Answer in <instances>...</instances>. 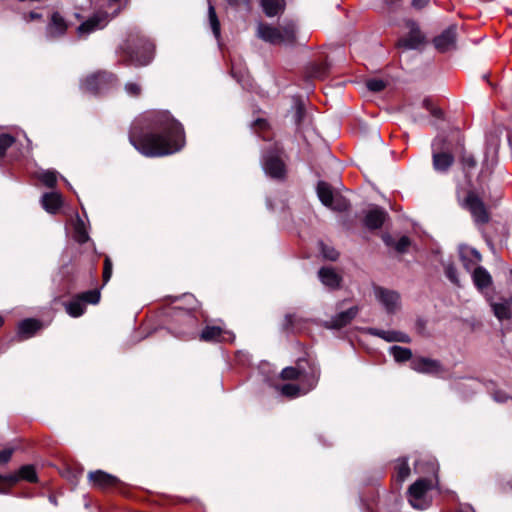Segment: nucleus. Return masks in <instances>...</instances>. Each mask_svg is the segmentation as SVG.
I'll return each instance as SVG.
<instances>
[{"instance_id": "41", "label": "nucleus", "mask_w": 512, "mask_h": 512, "mask_svg": "<svg viewBox=\"0 0 512 512\" xmlns=\"http://www.w3.org/2000/svg\"><path fill=\"white\" fill-rule=\"evenodd\" d=\"M422 106L426 110H428L434 117L440 118L442 116V111L438 108H435L429 99H424L422 102Z\"/></svg>"}, {"instance_id": "7", "label": "nucleus", "mask_w": 512, "mask_h": 512, "mask_svg": "<svg viewBox=\"0 0 512 512\" xmlns=\"http://www.w3.org/2000/svg\"><path fill=\"white\" fill-rule=\"evenodd\" d=\"M100 300L98 290H90L82 293L66 305L67 313L72 317H79L85 311V304H97Z\"/></svg>"}, {"instance_id": "34", "label": "nucleus", "mask_w": 512, "mask_h": 512, "mask_svg": "<svg viewBox=\"0 0 512 512\" xmlns=\"http://www.w3.org/2000/svg\"><path fill=\"white\" fill-rule=\"evenodd\" d=\"M208 18L214 36L218 39L220 37V23L216 15L214 6L209 1L208 5Z\"/></svg>"}, {"instance_id": "49", "label": "nucleus", "mask_w": 512, "mask_h": 512, "mask_svg": "<svg viewBox=\"0 0 512 512\" xmlns=\"http://www.w3.org/2000/svg\"><path fill=\"white\" fill-rule=\"evenodd\" d=\"M42 15L38 12H30L29 14L24 16L25 21L31 22L37 19H41Z\"/></svg>"}, {"instance_id": "60", "label": "nucleus", "mask_w": 512, "mask_h": 512, "mask_svg": "<svg viewBox=\"0 0 512 512\" xmlns=\"http://www.w3.org/2000/svg\"><path fill=\"white\" fill-rule=\"evenodd\" d=\"M2 321H3V320H2V318L0 317V325L2 324Z\"/></svg>"}, {"instance_id": "9", "label": "nucleus", "mask_w": 512, "mask_h": 512, "mask_svg": "<svg viewBox=\"0 0 512 512\" xmlns=\"http://www.w3.org/2000/svg\"><path fill=\"white\" fill-rule=\"evenodd\" d=\"M69 27L67 20L60 12L54 11L49 16L45 27V36L48 40H56L63 37Z\"/></svg>"}, {"instance_id": "22", "label": "nucleus", "mask_w": 512, "mask_h": 512, "mask_svg": "<svg viewBox=\"0 0 512 512\" xmlns=\"http://www.w3.org/2000/svg\"><path fill=\"white\" fill-rule=\"evenodd\" d=\"M88 478L94 486L101 489L114 486L116 483H118V479L115 476L102 470L90 472Z\"/></svg>"}, {"instance_id": "26", "label": "nucleus", "mask_w": 512, "mask_h": 512, "mask_svg": "<svg viewBox=\"0 0 512 512\" xmlns=\"http://www.w3.org/2000/svg\"><path fill=\"white\" fill-rule=\"evenodd\" d=\"M472 279L475 286L480 290L487 288L492 282V278L489 272L481 266L474 269L472 273Z\"/></svg>"}, {"instance_id": "21", "label": "nucleus", "mask_w": 512, "mask_h": 512, "mask_svg": "<svg viewBox=\"0 0 512 512\" xmlns=\"http://www.w3.org/2000/svg\"><path fill=\"white\" fill-rule=\"evenodd\" d=\"M369 333L382 338L387 342L409 343L411 341L410 337L406 333L400 331L370 328Z\"/></svg>"}, {"instance_id": "18", "label": "nucleus", "mask_w": 512, "mask_h": 512, "mask_svg": "<svg viewBox=\"0 0 512 512\" xmlns=\"http://www.w3.org/2000/svg\"><path fill=\"white\" fill-rule=\"evenodd\" d=\"M459 254L461 262L467 271H474L476 267H479L478 264L481 262L482 257L476 249L471 247H461Z\"/></svg>"}, {"instance_id": "25", "label": "nucleus", "mask_w": 512, "mask_h": 512, "mask_svg": "<svg viewBox=\"0 0 512 512\" xmlns=\"http://www.w3.org/2000/svg\"><path fill=\"white\" fill-rule=\"evenodd\" d=\"M62 202V197L57 192L45 193L41 199L43 208L51 214H55L59 210Z\"/></svg>"}, {"instance_id": "54", "label": "nucleus", "mask_w": 512, "mask_h": 512, "mask_svg": "<svg viewBox=\"0 0 512 512\" xmlns=\"http://www.w3.org/2000/svg\"><path fill=\"white\" fill-rule=\"evenodd\" d=\"M431 471L435 474L437 472V466L434 462H429Z\"/></svg>"}, {"instance_id": "16", "label": "nucleus", "mask_w": 512, "mask_h": 512, "mask_svg": "<svg viewBox=\"0 0 512 512\" xmlns=\"http://www.w3.org/2000/svg\"><path fill=\"white\" fill-rule=\"evenodd\" d=\"M411 368L418 373L424 374H439L443 371L442 365L438 360L426 357L414 358L411 361Z\"/></svg>"}, {"instance_id": "56", "label": "nucleus", "mask_w": 512, "mask_h": 512, "mask_svg": "<svg viewBox=\"0 0 512 512\" xmlns=\"http://www.w3.org/2000/svg\"><path fill=\"white\" fill-rule=\"evenodd\" d=\"M230 5H237V0H227Z\"/></svg>"}, {"instance_id": "28", "label": "nucleus", "mask_w": 512, "mask_h": 512, "mask_svg": "<svg viewBox=\"0 0 512 512\" xmlns=\"http://www.w3.org/2000/svg\"><path fill=\"white\" fill-rule=\"evenodd\" d=\"M228 334L219 326H206L202 331L200 338L203 341H220L225 340V335Z\"/></svg>"}, {"instance_id": "47", "label": "nucleus", "mask_w": 512, "mask_h": 512, "mask_svg": "<svg viewBox=\"0 0 512 512\" xmlns=\"http://www.w3.org/2000/svg\"><path fill=\"white\" fill-rule=\"evenodd\" d=\"M462 162L463 165L467 168H474L476 165V161L471 155L463 156Z\"/></svg>"}, {"instance_id": "29", "label": "nucleus", "mask_w": 512, "mask_h": 512, "mask_svg": "<svg viewBox=\"0 0 512 512\" xmlns=\"http://www.w3.org/2000/svg\"><path fill=\"white\" fill-rule=\"evenodd\" d=\"M40 326V322L37 320L25 319L19 324L18 333L20 336L27 339L33 336Z\"/></svg>"}, {"instance_id": "58", "label": "nucleus", "mask_w": 512, "mask_h": 512, "mask_svg": "<svg viewBox=\"0 0 512 512\" xmlns=\"http://www.w3.org/2000/svg\"><path fill=\"white\" fill-rule=\"evenodd\" d=\"M414 121H415V122H420V121H421V118H420V117H415V118H414Z\"/></svg>"}, {"instance_id": "52", "label": "nucleus", "mask_w": 512, "mask_h": 512, "mask_svg": "<svg viewBox=\"0 0 512 512\" xmlns=\"http://www.w3.org/2000/svg\"><path fill=\"white\" fill-rule=\"evenodd\" d=\"M458 512H475V511L471 506L467 505V506L461 508Z\"/></svg>"}, {"instance_id": "1", "label": "nucleus", "mask_w": 512, "mask_h": 512, "mask_svg": "<svg viewBox=\"0 0 512 512\" xmlns=\"http://www.w3.org/2000/svg\"><path fill=\"white\" fill-rule=\"evenodd\" d=\"M155 132L136 139L130 136L133 146L143 155L158 157L179 151L184 145V132L181 124L168 112H159L154 116Z\"/></svg>"}, {"instance_id": "12", "label": "nucleus", "mask_w": 512, "mask_h": 512, "mask_svg": "<svg viewBox=\"0 0 512 512\" xmlns=\"http://www.w3.org/2000/svg\"><path fill=\"white\" fill-rule=\"evenodd\" d=\"M126 53L132 63L138 66L149 64L153 58V45L149 41H141V45L135 49L126 48Z\"/></svg>"}, {"instance_id": "2", "label": "nucleus", "mask_w": 512, "mask_h": 512, "mask_svg": "<svg viewBox=\"0 0 512 512\" xmlns=\"http://www.w3.org/2000/svg\"><path fill=\"white\" fill-rule=\"evenodd\" d=\"M95 6L94 13L83 21L77 28L80 38H86L91 33L103 29L117 16L121 9V0H90Z\"/></svg>"}, {"instance_id": "31", "label": "nucleus", "mask_w": 512, "mask_h": 512, "mask_svg": "<svg viewBox=\"0 0 512 512\" xmlns=\"http://www.w3.org/2000/svg\"><path fill=\"white\" fill-rule=\"evenodd\" d=\"M74 237L77 242L83 244L89 240V235L85 227L84 221L77 215L74 222Z\"/></svg>"}, {"instance_id": "5", "label": "nucleus", "mask_w": 512, "mask_h": 512, "mask_svg": "<svg viewBox=\"0 0 512 512\" xmlns=\"http://www.w3.org/2000/svg\"><path fill=\"white\" fill-rule=\"evenodd\" d=\"M317 195L323 205L336 210L345 211L349 207L348 200L337 193H334L332 188L326 182L320 181L317 185Z\"/></svg>"}, {"instance_id": "43", "label": "nucleus", "mask_w": 512, "mask_h": 512, "mask_svg": "<svg viewBox=\"0 0 512 512\" xmlns=\"http://www.w3.org/2000/svg\"><path fill=\"white\" fill-rule=\"evenodd\" d=\"M411 242H410V239L407 237V236H402L395 244V249L400 252V253H403L405 252L408 247L410 246Z\"/></svg>"}, {"instance_id": "57", "label": "nucleus", "mask_w": 512, "mask_h": 512, "mask_svg": "<svg viewBox=\"0 0 512 512\" xmlns=\"http://www.w3.org/2000/svg\"><path fill=\"white\" fill-rule=\"evenodd\" d=\"M257 124H259V125H261V126H262V125H264V124H265V122H264L263 120H257Z\"/></svg>"}, {"instance_id": "44", "label": "nucleus", "mask_w": 512, "mask_h": 512, "mask_svg": "<svg viewBox=\"0 0 512 512\" xmlns=\"http://www.w3.org/2000/svg\"><path fill=\"white\" fill-rule=\"evenodd\" d=\"M322 254L326 259L335 261L338 257V252L333 248H328L323 246L322 248Z\"/></svg>"}, {"instance_id": "46", "label": "nucleus", "mask_w": 512, "mask_h": 512, "mask_svg": "<svg viewBox=\"0 0 512 512\" xmlns=\"http://www.w3.org/2000/svg\"><path fill=\"white\" fill-rule=\"evenodd\" d=\"M493 398L496 402L503 403L508 400L509 396L503 391H495Z\"/></svg>"}, {"instance_id": "38", "label": "nucleus", "mask_w": 512, "mask_h": 512, "mask_svg": "<svg viewBox=\"0 0 512 512\" xmlns=\"http://www.w3.org/2000/svg\"><path fill=\"white\" fill-rule=\"evenodd\" d=\"M15 139L9 134L0 135V157L4 156L6 150L14 143Z\"/></svg>"}, {"instance_id": "51", "label": "nucleus", "mask_w": 512, "mask_h": 512, "mask_svg": "<svg viewBox=\"0 0 512 512\" xmlns=\"http://www.w3.org/2000/svg\"><path fill=\"white\" fill-rule=\"evenodd\" d=\"M185 317H186L187 322L194 325L195 319L189 312H185Z\"/></svg>"}, {"instance_id": "59", "label": "nucleus", "mask_w": 512, "mask_h": 512, "mask_svg": "<svg viewBox=\"0 0 512 512\" xmlns=\"http://www.w3.org/2000/svg\"><path fill=\"white\" fill-rule=\"evenodd\" d=\"M315 76L317 77H321L322 76V73H316Z\"/></svg>"}, {"instance_id": "27", "label": "nucleus", "mask_w": 512, "mask_h": 512, "mask_svg": "<svg viewBox=\"0 0 512 512\" xmlns=\"http://www.w3.org/2000/svg\"><path fill=\"white\" fill-rule=\"evenodd\" d=\"M311 375V369L309 372H306L302 369L294 368V367H286L281 372V377L284 380H293L296 379L301 383L307 382V378Z\"/></svg>"}, {"instance_id": "40", "label": "nucleus", "mask_w": 512, "mask_h": 512, "mask_svg": "<svg viewBox=\"0 0 512 512\" xmlns=\"http://www.w3.org/2000/svg\"><path fill=\"white\" fill-rule=\"evenodd\" d=\"M125 91L129 96L136 97L141 94V86L136 82H128L125 85Z\"/></svg>"}, {"instance_id": "17", "label": "nucleus", "mask_w": 512, "mask_h": 512, "mask_svg": "<svg viewBox=\"0 0 512 512\" xmlns=\"http://www.w3.org/2000/svg\"><path fill=\"white\" fill-rule=\"evenodd\" d=\"M407 27L409 33L399 40L398 45L406 49H417L423 43L424 36L415 22L408 21Z\"/></svg>"}, {"instance_id": "48", "label": "nucleus", "mask_w": 512, "mask_h": 512, "mask_svg": "<svg viewBox=\"0 0 512 512\" xmlns=\"http://www.w3.org/2000/svg\"><path fill=\"white\" fill-rule=\"evenodd\" d=\"M429 1L430 0H412L411 5L413 8L420 10L426 7Z\"/></svg>"}, {"instance_id": "42", "label": "nucleus", "mask_w": 512, "mask_h": 512, "mask_svg": "<svg viewBox=\"0 0 512 512\" xmlns=\"http://www.w3.org/2000/svg\"><path fill=\"white\" fill-rule=\"evenodd\" d=\"M112 275V262L110 258L107 256L104 261V270H103V281L106 284Z\"/></svg>"}, {"instance_id": "20", "label": "nucleus", "mask_w": 512, "mask_h": 512, "mask_svg": "<svg viewBox=\"0 0 512 512\" xmlns=\"http://www.w3.org/2000/svg\"><path fill=\"white\" fill-rule=\"evenodd\" d=\"M20 479L27 480L29 482H36L37 475L34 466L25 465L22 466L17 474H9L5 477L0 476V481H5L9 485L17 483Z\"/></svg>"}, {"instance_id": "35", "label": "nucleus", "mask_w": 512, "mask_h": 512, "mask_svg": "<svg viewBox=\"0 0 512 512\" xmlns=\"http://www.w3.org/2000/svg\"><path fill=\"white\" fill-rule=\"evenodd\" d=\"M410 474V468L405 459L398 460L396 464V477L399 482H403Z\"/></svg>"}, {"instance_id": "55", "label": "nucleus", "mask_w": 512, "mask_h": 512, "mask_svg": "<svg viewBox=\"0 0 512 512\" xmlns=\"http://www.w3.org/2000/svg\"><path fill=\"white\" fill-rule=\"evenodd\" d=\"M415 469H416V472H418V473L422 472L421 463L420 462H417L415 464Z\"/></svg>"}, {"instance_id": "39", "label": "nucleus", "mask_w": 512, "mask_h": 512, "mask_svg": "<svg viewBox=\"0 0 512 512\" xmlns=\"http://www.w3.org/2000/svg\"><path fill=\"white\" fill-rule=\"evenodd\" d=\"M366 86L372 92H380L385 88L386 84L381 79H370L366 82Z\"/></svg>"}, {"instance_id": "24", "label": "nucleus", "mask_w": 512, "mask_h": 512, "mask_svg": "<svg viewBox=\"0 0 512 512\" xmlns=\"http://www.w3.org/2000/svg\"><path fill=\"white\" fill-rule=\"evenodd\" d=\"M358 313V307L353 306L349 308L346 311L340 312L335 317H333L330 321L329 327L330 328H341L348 323H350L357 315Z\"/></svg>"}, {"instance_id": "13", "label": "nucleus", "mask_w": 512, "mask_h": 512, "mask_svg": "<svg viewBox=\"0 0 512 512\" xmlns=\"http://www.w3.org/2000/svg\"><path fill=\"white\" fill-rule=\"evenodd\" d=\"M375 297L387 313H395L400 308V295L395 291L377 287L375 288Z\"/></svg>"}, {"instance_id": "32", "label": "nucleus", "mask_w": 512, "mask_h": 512, "mask_svg": "<svg viewBox=\"0 0 512 512\" xmlns=\"http://www.w3.org/2000/svg\"><path fill=\"white\" fill-rule=\"evenodd\" d=\"M491 307L494 315L499 320L510 319L512 317L511 308L504 302L491 303Z\"/></svg>"}, {"instance_id": "6", "label": "nucleus", "mask_w": 512, "mask_h": 512, "mask_svg": "<svg viewBox=\"0 0 512 512\" xmlns=\"http://www.w3.org/2000/svg\"><path fill=\"white\" fill-rule=\"evenodd\" d=\"M320 376V369L318 366H311V375L307 378V382L299 384L288 383L281 387V393L289 398L304 395L314 389L318 383Z\"/></svg>"}, {"instance_id": "33", "label": "nucleus", "mask_w": 512, "mask_h": 512, "mask_svg": "<svg viewBox=\"0 0 512 512\" xmlns=\"http://www.w3.org/2000/svg\"><path fill=\"white\" fill-rule=\"evenodd\" d=\"M390 354L397 362H404L412 357V351L409 348L401 346H392L390 348Z\"/></svg>"}, {"instance_id": "11", "label": "nucleus", "mask_w": 512, "mask_h": 512, "mask_svg": "<svg viewBox=\"0 0 512 512\" xmlns=\"http://www.w3.org/2000/svg\"><path fill=\"white\" fill-rule=\"evenodd\" d=\"M465 206L472 214L478 224H485L489 221V213L483 201L473 192L469 193L465 199Z\"/></svg>"}, {"instance_id": "50", "label": "nucleus", "mask_w": 512, "mask_h": 512, "mask_svg": "<svg viewBox=\"0 0 512 512\" xmlns=\"http://www.w3.org/2000/svg\"><path fill=\"white\" fill-rule=\"evenodd\" d=\"M400 1L401 0H384V3L388 8H391V7L395 6L397 3H399Z\"/></svg>"}, {"instance_id": "8", "label": "nucleus", "mask_w": 512, "mask_h": 512, "mask_svg": "<svg viewBox=\"0 0 512 512\" xmlns=\"http://www.w3.org/2000/svg\"><path fill=\"white\" fill-rule=\"evenodd\" d=\"M114 82L115 77L111 73L97 72L87 76L82 81L81 89L90 93H98Z\"/></svg>"}, {"instance_id": "15", "label": "nucleus", "mask_w": 512, "mask_h": 512, "mask_svg": "<svg viewBox=\"0 0 512 512\" xmlns=\"http://www.w3.org/2000/svg\"><path fill=\"white\" fill-rule=\"evenodd\" d=\"M456 38V26L452 25L434 38L435 48L442 53L455 50Z\"/></svg>"}, {"instance_id": "36", "label": "nucleus", "mask_w": 512, "mask_h": 512, "mask_svg": "<svg viewBox=\"0 0 512 512\" xmlns=\"http://www.w3.org/2000/svg\"><path fill=\"white\" fill-rule=\"evenodd\" d=\"M444 273L451 283L456 286H460V279L458 277L456 268L452 263H444Z\"/></svg>"}, {"instance_id": "45", "label": "nucleus", "mask_w": 512, "mask_h": 512, "mask_svg": "<svg viewBox=\"0 0 512 512\" xmlns=\"http://www.w3.org/2000/svg\"><path fill=\"white\" fill-rule=\"evenodd\" d=\"M12 454H13L12 449L1 450L0 451V464L7 463L11 459Z\"/></svg>"}, {"instance_id": "4", "label": "nucleus", "mask_w": 512, "mask_h": 512, "mask_svg": "<svg viewBox=\"0 0 512 512\" xmlns=\"http://www.w3.org/2000/svg\"><path fill=\"white\" fill-rule=\"evenodd\" d=\"M437 484V479L420 478L408 490V501L413 508L424 510L431 504L428 492Z\"/></svg>"}, {"instance_id": "53", "label": "nucleus", "mask_w": 512, "mask_h": 512, "mask_svg": "<svg viewBox=\"0 0 512 512\" xmlns=\"http://www.w3.org/2000/svg\"><path fill=\"white\" fill-rule=\"evenodd\" d=\"M510 308H512V296L502 299Z\"/></svg>"}, {"instance_id": "30", "label": "nucleus", "mask_w": 512, "mask_h": 512, "mask_svg": "<svg viewBox=\"0 0 512 512\" xmlns=\"http://www.w3.org/2000/svg\"><path fill=\"white\" fill-rule=\"evenodd\" d=\"M265 14L268 17L276 16L284 9V0H261Z\"/></svg>"}, {"instance_id": "37", "label": "nucleus", "mask_w": 512, "mask_h": 512, "mask_svg": "<svg viewBox=\"0 0 512 512\" xmlns=\"http://www.w3.org/2000/svg\"><path fill=\"white\" fill-rule=\"evenodd\" d=\"M39 179L48 187H54L57 182V174L55 171H42L39 174Z\"/></svg>"}, {"instance_id": "14", "label": "nucleus", "mask_w": 512, "mask_h": 512, "mask_svg": "<svg viewBox=\"0 0 512 512\" xmlns=\"http://www.w3.org/2000/svg\"><path fill=\"white\" fill-rule=\"evenodd\" d=\"M262 165L265 173L271 178H284L286 173L285 164L279 155L274 153L268 154L264 157Z\"/></svg>"}, {"instance_id": "19", "label": "nucleus", "mask_w": 512, "mask_h": 512, "mask_svg": "<svg viewBox=\"0 0 512 512\" xmlns=\"http://www.w3.org/2000/svg\"><path fill=\"white\" fill-rule=\"evenodd\" d=\"M386 218V211L375 206L366 212L364 224L368 229H379L385 222Z\"/></svg>"}, {"instance_id": "3", "label": "nucleus", "mask_w": 512, "mask_h": 512, "mask_svg": "<svg viewBox=\"0 0 512 512\" xmlns=\"http://www.w3.org/2000/svg\"><path fill=\"white\" fill-rule=\"evenodd\" d=\"M257 36L270 44H292L296 37V26L293 22H288L280 27H273L268 24L259 23L257 27Z\"/></svg>"}, {"instance_id": "10", "label": "nucleus", "mask_w": 512, "mask_h": 512, "mask_svg": "<svg viewBox=\"0 0 512 512\" xmlns=\"http://www.w3.org/2000/svg\"><path fill=\"white\" fill-rule=\"evenodd\" d=\"M433 148V167L437 172H446L452 165L453 156L443 149V139L436 137L432 143Z\"/></svg>"}, {"instance_id": "23", "label": "nucleus", "mask_w": 512, "mask_h": 512, "mask_svg": "<svg viewBox=\"0 0 512 512\" xmlns=\"http://www.w3.org/2000/svg\"><path fill=\"white\" fill-rule=\"evenodd\" d=\"M318 277L322 284L330 289H336L340 286L341 276L331 267L321 268Z\"/></svg>"}]
</instances>
